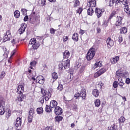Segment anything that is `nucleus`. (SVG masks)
<instances>
[{
  "mask_svg": "<svg viewBox=\"0 0 130 130\" xmlns=\"http://www.w3.org/2000/svg\"><path fill=\"white\" fill-rule=\"evenodd\" d=\"M118 60H119V57L116 56L115 58L111 59V62L113 64L116 63Z\"/></svg>",
  "mask_w": 130,
  "mask_h": 130,
  "instance_id": "21",
  "label": "nucleus"
},
{
  "mask_svg": "<svg viewBox=\"0 0 130 130\" xmlns=\"http://www.w3.org/2000/svg\"><path fill=\"white\" fill-rule=\"evenodd\" d=\"M37 112L38 114H42L43 113V108H38L37 109Z\"/></svg>",
  "mask_w": 130,
  "mask_h": 130,
  "instance_id": "32",
  "label": "nucleus"
},
{
  "mask_svg": "<svg viewBox=\"0 0 130 130\" xmlns=\"http://www.w3.org/2000/svg\"><path fill=\"white\" fill-rule=\"evenodd\" d=\"M3 49L5 52L4 54H6V56H8V52L7 51V48H6V47H4Z\"/></svg>",
  "mask_w": 130,
  "mask_h": 130,
  "instance_id": "55",
  "label": "nucleus"
},
{
  "mask_svg": "<svg viewBox=\"0 0 130 130\" xmlns=\"http://www.w3.org/2000/svg\"><path fill=\"white\" fill-rule=\"evenodd\" d=\"M83 12V9L80 8L77 10V14H79V15H81V13Z\"/></svg>",
  "mask_w": 130,
  "mask_h": 130,
  "instance_id": "50",
  "label": "nucleus"
},
{
  "mask_svg": "<svg viewBox=\"0 0 130 130\" xmlns=\"http://www.w3.org/2000/svg\"><path fill=\"white\" fill-rule=\"evenodd\" d=\"M10 38L11 37H9L7 35H5V36H4L3 37V42H6V41H9Z\"/></svg>",
  "mask_w": 130,
  "mask_h": 130,
  "instance_id": "27",
  "label": "nucleus"
},
{
  "mask_svg": "<svg viewBox=\"0 0 130 130\" xmlns=\"http://www.w3.org/2000/svg\"><path fill=\"white\" fill-rule=\"evenodd\" d=\"M110 7H112L113 4H117L118 5L119 2L118 0H109Z\"/></svg>",
  "mask_w": 130,
  "mask_h": 130,
  "instance_id": "24",
  "label": "nucleus"
},
{
  "mask_svg": "<svg viewBox=\"0 0 130 130\" xmlns=\"http://www.w3.org/2000/svg\"><path fill=\"white\" fill-rule=\"evenodd\" d=\"M121 21H122V17L117 16L116 23H115V26H120L122 24Z\"/></svg>",
  "mask_w": 130,
  "mask_h": 130,
  "instance_id": "10",
  "label": "nucleus"
},
{
  "mask_svg": "<svg viewBox=\"0 0 130 130\" xmlns=\"http://www.w3.org/2000/svg\"><path fill=\"white\" fill-rule=\"evenodd\" d=\"M48 94H46L44 98V100H45V101H48V100H49V99L51 97V95H50V93L49 92V91H48Z\"/></svg>",
  "mask_w": 130,
  "mask_h": 130,
  "instance_id": "26",
  "label": "nucleus"
},
{
  "mask_svg": "<svg viewBox=\"0 0 130 130\" xmlns=\"http://www.w3.org/2000/svg\"><path fill=\"white\" fill-rule=\"evenodd\" d=\"M98 72L101 75L106 72V69H105V68H101L99 71H98Z\"/></svg>",
  "mask_w": 130,
  "mask_h": 130,
  "instance_id": "35",
  "label": "nucleus"
},
{
  "mask_svg": "<svg viewBox=\"0 0 130 130\" xmlns=\"http://www.w3.org/2000/svg\"><path fill=\"white\" fill-rule=\"evenodd\" d=\"M126 32H127V29H126V27H123L121 28L120 33H121V34H124L125 33H126Z\"/></svg>",
  "mask_w": 130,
  "mask_h": 130,
  "instance_id": "30",
  "label": "nucleus"
},
{
  "mask_svg": "<svg viewBox=\"0 0 130 130\" xmlns=\"http://www.w3.org/2000/svg\"><path fill=\"white\" fill-rule=\"evenodd\" d=\"M71 62V60L70 59H68L67 60L62 61L59 64V70H67L70 68V63Z\"/></svg>",
  "mask_w": 130,
  "mask_h": 130,
  "instance_id": "2",
  "label": "nucleus"
},
{
  "mask_svg": "<svg viewBox=\"0 0 130 130\" xmlns=\"http://www.w3.org/2000/svg\"><path fill=\"white\" fill-rule=\"evenodd\" d=\"M115 125L113 124V125H112L110 127V130H114L115 129V128H114Z\"/></svg>",
  "mask_w": 130,
  "mask_h": 130,
  "instance_id": "64",
  "label": "nucleus"
},
{
  "mask_svg": "<svg viewBox=\"0 0 130 130\" xmlns=\"http://www.w3.org/2000/svg\"><path fill=\"white\" fill-rule=\"evenodd\" d=\"M30 64L31 66L34 67V66L36 64V62L35 61L31 62H30Z\"/></svg>",
  "mask_w": 130,
  "mask_h": 130,
  "instance_id": "63",
  "label": "nucleus"
},
{
  "mask_svg": "<svg viewBox=\"0 0 130 130\" xmlns=\"http://www.w3.org/2000/svg\"><path fill=\"white\" fill-rule=\"evenodd\" d=\"M11 115H12V114L10 113V112H8L7 113V118H9V117H10V116H11Z\"/></svg>",
  "mask_w": 130,
  "mask_h": 130,
  "instance_id": "61",
  "label": "nucleus"
},
{
  "mask_svg": "<svg viewBox=\"0 0 130 130\" xmlns=\"http://www.w3.org/2000/svg\"><path fill=\"white\" fill-rule=\"evenodd\" d=\"M86 91L83 90V91H81L80 93L78 92L77 94H76L74 95V97L75 99H78L79 97H82L83 99H86Z\"/></svg>",
  "mask_w": 130,
  "mask_h": 130,
  "instance_id": "6",
  "label": "nucleus"
},
{
  "mask_svg": "<svg viewBox=\"0 0 130 130\" xmlns=\"http://www.w3.org/2000/svg\"><path fill=\"white\" fill-rule=\"evenodd\" d=\"M126 84H130V79L129 78H126L125 80Z\"/></svg>",
  "mask_w": 130,
  "mask_h": 130,
  "instance_id": "59",
  "label": "nucleus"
},
{
  "mask_svg": "<svg viewBox=\"0 0 130 130\" xmlns=\"http://www.w3.org/2000/svg\"><path fill=\"white\" fill-rule=\"evenodd\" d=\"M80 67H81V63L77 62L75 65L74 68H75V70H78V69H79V68H80Z\"/></svg>",
  "mask_w": 130,
  "mask_h": 130,
  "instance_id": "42",
  "label": "nucleus"
},
{
  "mask_svg": "<svg viewBox=\"0 0 130 130\" xmlns=\"http://www.w3.org/2000/svg\"><path fill=\"white\" fill-rule=\"evenodd\" d=\"M14 17L15 18H19L20 17V11L19 10H16L14 13Z\"/></svg>",
  "mask_w": 130,
  "mask_h": 130,
  "instance_id": "29",
  "label": "nucleus"
},
{
  "mask_svg": "<svg viewBox=\"0 0 130 130\" xmlns=\"http://www.w3.org/2000/svg\"><path fill=\"white\" fill-rule=\"evenodd\" d=\"M106 43L108 47L109 48H110V47H112V46H113L114 44V42L112 40H111V38H108L107 39Z\"/></svg>",
  "mask_w": 130,
  "mask_h": 130,
  "instance_id": "7",
  "label": "nucleus"
},
{
  "mask_svg": "<svg viewBox=\"0 0 130 130\" xmlns=\"http://www.w3.org/2000/svg\"><path fill=\"white\" fill-rule=\"evenodd\" d=\"M95 13L98 18H100V17L102 16V11L98 8L95 9Z\"/></svg>",
  "mask_w": 130,
  "mask_h": 130,
  "instance_id": "11",
  "label": "nucleus"
},
{
  "mask_svg": "<svg viewBox=\"0 0 130 130\" xmlns=\"http://www.w3.org/2000/svg\"><path fill=\"white\" fill-rule=\"evenodd\" d=\"M45 130H52V127L47 126L45 128Z\"/></svg>",
  "mask_w": 130,
  "mask_h": 130,
  "instance_id": "60",
  "label": "nucleus"
},
{
  "mask_svg": "<svg viewBox=\"0 0 130 130\" xmlns=\"http://www.w3.org/2000/svg\"><path fill=\"white\" fill-rule=\"evenodd\" d=\"M41 93L43 94V96H45L48 94L47 93H46V90L43 88L41 89Z\"/></svg>",
  "mask_w": 130,
  "mask_h": 130,
  "instance_id": "46",
  "label": "nucleus"
},
{
  "mask_svg": "<svg viewBox=\"0 0 130 130\" xmlns=\"http://www.w3.org/2000/svg\"><path fill=\"white\" fill-rule=\"evenodd\" d=\"M55 31H56V29H54L53 28H51L50 29V33H51V34H55Z\"/></svg>",
  "mask_w": 130,
  "mask_h": 130,
  "instance_id": "49",
  "label": "nucleus"
},
{
  "mask_svg": "<svg viewBox=\"0 0 130 130\" xmlns=\"http://www.w3.org/2000/svg\"><path fill=\"white\" fill-rule=\"evenodd\" d=\"M39 84H41V85H43L44 84V78H42L41 80H39Z\"/></svg>",
  "mask_w": 130,
  "mask_h": 130,
  "instance_id": "51",
  "label": "nucleus"
},
{
  "mask_svg": "<svg viewBox=\"0 0 130 130\" xmlns=\"http://www.w3.org/2000/svg\"><path fill=\"white\" fill-rule=\"evenodd\" d=\"M100 76H101L100 73L98 71L96 73L94 74V78H98V77H100Z\"/></svg>",
  "mask_w": 130,
  "mask_h": 130,
  "instance_id": "52",
  "label": "nucleus"
},
{
  "mask_svg": "<svg viewBox=\"0 0 130 130\" xmlns=\"http://www.w3.org/2000/svg\"><path fill=\"white\" fill-rule=\"evenodd\" d=\"M94 104L95 106L96 107H99V106H100V100L96 99L95 101H94Z\"/></svg>",
  "mask_w": 130,
  "mask_h": 130,
  "instance_id": "33",
  "label": "nucleus"
},
{
  "mask_svg": "<svg viewBox=\"0 0 130 130\" xmlns=\"http://www.w3.org/2000/svg\"><path fill=\"white\" fill-rule=\"evenodd\" d=\"M116 15V11H113L110 14V17H109V19H112V18H113V17H114L115 15Z\"/></svg>",
  "mask_w": 130,
  "mask_h": 130,
  "instance_id": "36",
  "label": "nucleus"
},
{
  "mask_svg": "<svg viewBox=\"0 0 130 130\" xmlns=\"http://www.w3.org/2000/svg\"><path fill=\"white\" fill-rule=\"evenodd\" d=\"M85 68H86V67L85 66H81V67L80 69V73H83V72H84V71H85Z\"/></svg>",
  "mask_w": 130,
  "mask_h": 130,
  "instance_id": "48",
  "label": "nucleus"
},
{
  "mask_svg": "<svg viewBox=\"0 0 130 130\" xmlns=\"http://www.w3.org/2000/svg\"><path fill=\"white\" fill-rule=\"evenodd\" d=\"M113 86L114 88H117V87H118V81H114L113 83Z\"/></svg>",
  "mask_w": 130,
  "mask_h": 130,
  "instance_id": "43",
  "label": "nucleus"
},
{
  "mask_svg": "<svg viewBox=\"0 0 130 130\" xmlns=\"http://www.w3.org/2000/svg\"><path fill=\"white\" fill-rule=\"evenodd\" d=\"M19 41L17 40L16 39H13V40L11 41V43L13 44V46L15 44H17Z\"/></svg>",
  "mask_w": 130,
  "mask_h": 130,
  "instance_id": "39",
  "label": "nucleus"
},
{
  "mask_svg": "<svg viewBox=\"0 0 130 130\" xmlns=\"http://www.w3.org/2000/svg\"><path fill=\"white\" fill-rule=\"evenodd\" d=\"M16 49H14V50L11 52V57L14 56V55H15V53H16Z\"/></svg>",
  "mask_w": 130,
  "mask_h": 130,
  "instance_id": "57",
  "label": "nucleus"
},
{
  "mask_svg": "<svg viewBox=\"0 0 130 130\" xmlns=\"http://www.w3.org/2000/svg\"><path fill=\"white\" fill-rule=\"evenodd\" d=\"M5 76H6V72L4 71L1 72L0 74V78L1 79H4V78H5Z\"/></svg>",
  "mask_w": 130,
  "mask_h": 130,
  "instance_id": "40",
  "label": "nucleus"
},
{
  "mask_svg": "<svg viewBox=\"0 0 130 130\" xmlns=\"http://www.w3.org/2000/svg\"><path fill=\"white\" fill-rule=\"evenodd\" d=\"M5 101L4 96L0 95V115H4L5 112H6V110L5 109Z\"/></svg>",
  "mask_w": 130,
  "mask_h": 130,
  "instance_id": "1",
  "label": "nucleus"
},
{
  "mask_svg": "<svg viewBox=\"0 0 130 130\" xmlns=\"http://www.w3.org/2000/svg\"><path fill=\"white\" fill-rule=\"evenodd\" d=\"M118 85L120 86V89H124L123 86H124V83H123V81H122V79H118Z\"/></svg>",
  "mask_w": 130,
  "mask_h": 130,
  "instance_id": "13",
  "label": "nucleus"
},
{
  "mask_svg": "<svg viewBox=\"0 0 130 130\" xmlns=\"http://www.w3.org/2000/svg\"><path fill=\"white\" fill-rule=\"evenodd\" d=\"M78 6H80V2H79V0H75L74 1V8H77Z\"/></svg>",
  "mask_w": 130,
  "mask_h": 130,
  "instance_id": "37",
  "label": "nucleus"
},
{
  "mask_svg": "<svg viewBox=\"0 0 130 130\" xmlns=\"http://www.w3.org/2000/svg\"><path fill=\"white\" fill-rule=\"evenodd\" d=\"M79 33L80 34H81V35H83V34L85 33V30H83V29H80Z\"/></svg>",
  "mask_w": 130,
  "mask_h": 130,
  "instance_id": "62",
  "label": "nucleus"
},
{
  "mask_svg": "<svg viewBox=\"0 0 130 130\" xmlns=\"http://www.w3.org/2000/svg\"><path fill=\"white\" fill-rule=\"evenodd\" d=\"M32 119H33V116H32L31 115H28V122H31Z\"/></svg>",
  "mask_w": 130,
  "mask_h": 130,
  "instance_id": "41",
  "label": "nucleus"
},
{
  "mask_svg": "<svg viewBox=\"0 0 130 130\" xmlns=\"http://www.w3.org/2000/svg\"><path fill=\"white\" fill-rule=\"evenodd\" d=\"M118 4H120V3H122V4H123V5H124V4H126V2H124V0H118Z\"/></svg>",
  "mask_w": 130,
  "mask_h": 130,
  "instance_id": "58",
  "label": "nucleus"
},
{
  "mask_svg": "<svg viewBox=\"0 0 130 130\" xmlns=\"http://www.w3.org/2000/svg\"><path fill=\"white\" fill-rule=\"evenodd\" d=\"M87 5L89 6V8H95V7H96V1H93L91 2L88 3V4H87Z\"/></svg>",
  "mask_w": 130,
  "mask_h": 130,
  "instance_id": "19",
  "label": "nucleus"
},
{
  "mask_svg": "<svg viewBox=\"0 0 130 130\" xmlns=\"http://www.w3.org/2000/svg\"><path fill=\"white\" fill-rule=\"evenodd\" d=\"M29 44L32 45L33 49H37L40 46V44L37 42L36 39L35 38L31 39L29 41Z\"/></svg>",
  "mask_w": 130,
  "mask_h": 130,
  "instance_id": "4",
  "label": "nucleus"
},
{
  "mask_svg": "<svg viewBox=\"0 0 130 130\" xmlns=\"http://www.w3.org/2000/svg\"><path fill=\"white\" fill-rule=\"evenodd\" d=\"M22 124V119L21 118L19 117L16 119V124L15 126L16 127H19V126H21V125Z\"/></svg>",
  "mask_w": 130,
  "mask_h": 130,
  "instance_id": "14",
  "label": "nucleus"
},
{
  "mask_svg": "<svg viewBox=\"0 0 130 130\" xmlns=\"http://www.w3.org/2000/svg\"><path fill=\"white\" fill-rule=\"evenodd\" d=\"M127 72H123L121 71H118L116 72V79H122V78H125L126 77L125 75H126Z\"/></svg>",
  "mask_w": 130,
  "mask_h": 130,
  "instance_id": "5",
  "label": "nucleus"
},
{
  "mask_svg": "<svg viewBox=\"0 0 130 130\" xmlns=\"http://www.w3.org/2000/svg\"><path fill=\"white\" fill-rule=\"evenodd\" d=\"M52 78L53 79L52 83H54L56 80L58 78V76H57V73L54 72L52 74Z\"/></svg>",
  "mask_w": 130,
  "mask_h": 130,
  "instance_id": "17",
  "label": "nucleus"
},
{
  "mask_svg": "<svg viewBox=\"0 0 130 130\" xmlns=\"http://www.w3.org/2000/svg\"><path fill=\"white\" fill-rule=\"evenodd\" d=\"M6 35H7V36H9V37H12V35H11V31L7 30Z\"/></svg>",
  "mask_w": 130,
  "mask_h": 130,
  "instance_id": "54",
  "label": "nucleus"
},
{
  "mask_svg": "<svg viewBox=\"0 0 130 130\" xmlns=\"http://www.w3.org/2000/svg\"><path fill=\"white\" fill-rule=\"evenodd\" d=\"M57 106V102L55 101V100L54 101H52L50 102V107H51V108H56V107Z\"/></svg>",
  "mask_w": 130,
  "mask_h": 130,
  "instance_id": "12",
  "label": "nucleus"
},
{
  "mask_svg": "<svg viewBox=\"0 0 130 130\" xmlns=\"http://www.w3.org/2000/svg\"><path fill=\"white\" fill-rule=\"evenodd\" d=\"M63 58H69L70 57V52L68 50H66L63 53Z\"/></svg>",
  "mask_w": 130,
  "mask_h": 130,
  "instance_id": "22",
  "label": "nucleus"
},
{
  "mask_svg": "<svg viewBox=\"0 0 130 130\" xmlns=\"http://www.w3.org/2000/svg\"><path fill=\"white\" fill-rule=\"evenodd\" d=\"M123 40L122 39V36H120L119 37V40H118L119 43H121V42H122Z\"/></svg>",
  "mask_w": 130,
  "mask_h": 130,
  "instance_id": "53",
  "label": "nucleus"
},
{
  "mask_svg": "<svg viewBox=\"0 0 130 130\" xmlns=\"http://www.w3.org/2000/svg\"><path fill=\"white\" fill-rule=\"evenodd\" d=\"M26 29V27L25 26H21L18 30V33L19 34H23L24 32H25V29Z\"/></svg>",
  "mask_w": 130,
  "mask_h": 130,
  "instance_id": "23",
  "label": "nucleus"
},
{
  "mask_svg": "<svg viewBox=\"0 0 130 130\" xmlns=\"http://www.w3.org/2000/svg\"><path fill=\"white\" fill-rule=\"evenodd\" d=\"M124 9L125 13H126V14L128 15H130V9L128 8V6H125Z\"/></svg>",
  "mask_w": 130,
  "mask_h": 130,
  "instance_id": "34",
  "label": "nucleus"
},
{
  "mask_svg": "<svg viewBox=\"0 0 130 130\" xmlns=\"http://www.w3.org/2000/svg\"><path fill=\"white\" fill-rule=\"evenodd\" d=\"M33 113H34V109L30 108L29 111V115L33 116Z\"/></svg>",
  "mask_w": 130,
  "mask_h": 130,
  "instance_id": "47",
  "label": "nucleus"
},
{
  "mask_svg": "<svg viewBox=\"0 0 130 130\" xmlns=\"http://www.w3.org/2000/svg\"><path fill=\"white\" fill-rule=\"evenodd\" d=\"M73 109L74 110H78V105H74L73 106Z\"/></svg>",
  "mask_w": 130,
  "mask_h": 130,
  "instance_id": "56",
  "label": "nucleus"
},
{
  "mask_svg": "<svg viewBox=\"0 0 130 130\" xmlns=\"http://www.w3.org/2000/svg\"><path fill=\"white\" fill-rule=\"evenodd\" d=\"M26 98V96L24 94H19V96L17 98L16 101L19 102H22L24 99Z\"/></svg>",
  "mask_w": 130,
  "mask_h": 130,
  "instance_id": "15",
  "label": "nucleus"
},
{
  "mask_svg": "<svg viewBox=\"0 0 130 130\" xmlns=\"http://www.w3.org/2000/svg\"><path fill=\"white\" fill-rule=\"evenodd\" d=\"M118 120L120 124H121V123H123L124 121H125V118L124 117L121 116L120 118H119Z\"/></svg>",
  "mask_w": 130,
  "mask_h": 130,
  "instance_id": "31",
  "label": "nucleus"
},
{
  "mask_svg": "<svg viewBox=\"0 0 130 130\" xmlns=\"http://www.w3.org/2000/svg\"><path fill=\"white\" fill-rule=\"evenodd\" d=\"M56 121L57 122H59V121H61L62 120V117L61 116H57L55 117Z\"/></svg>",
  "mask_w": 130,
  "mask_h": 130,
  "instance_id": "38",
  "label": "nucleus"
},
{
  "mask_svg": "<svg viewBox=\"0 0 130 130\" xmlns=\"http://www.w3.org/2000/svg\"><path fill=\"white\" fill-rule=\"evenodd\" d=\"M55 114L56 115H61L62 114V109L60 107H56L55 108Z\"/></svg>",
  "mask_w": 130,
  "mask_h": 130,
  "instance_id": "9",
  "label": "nucleus"
},
{
  "mask_svg": "<svg viewBox=\"0 0 130 130\" xmlns=\"http://www.w3.org/2000/svg\"><path fill=\"white\" fill-rule=\"evenodd\" d=\"M94 10H93V8L89 7V8L87 10V15H89V16H92Z\"/></svg>",
  "mask_w": 130,
  "mask_h": 130,
  "instance_id": "25",
  "label": "nucleus"
},
{
  "mask_svg": "<svg viewBox=\"0 0 130 130\" xmlns=\"http://www.w3.org/2000/svg\"><path fill=\"white\" fill-rule=\"evenodd\" d=\"M95 53L96 52H95V48H90L87 54L86 58L87 60H91V59H92L95 56Z\"/></svg>",
  "mask_w": 130,
  "mask_h": 130,
  "instance_id": "3",
  "label": "nucleus"
},
{
  "mask_svg": "<svg viewBox=\"0 0 130 130\" xmlns=\"http://www.w3.org/2000/svg\"><path fill=\"white\" fill-rule=\"evenodd\" d=\"M45 111L46 112H51L52 111V108L47 105L45 107Z\"/></svg>",
  "mask_w": 130,
  "mask_h": 130,
  "instance_id": "28",
  "label": "nucleus"
},
{
  "mask_svg": "<svg viewBox=\"0 0 130 130\" xmlns=\"http://www.w3.org/2000/svg\"><path fill=\"white\" fill-rule=\"evenodd\" d=\"M99 90L95 89H94L93 91H92V95L94 96V97H98V96H99Z\"/></svg>",
  "mask_w": 130,
  "mask_h": 130,
  "instance_id": "20",
  "label": "nucleus"
},
{
  "mask_svg": "<svg viewBox=\"0 0 130 130\" xmlns=\"http://www.w3.org/2000/svg\"><path fill=\"white\" fill-rule=\"evenodd\" d=\"M46 5V0H41V6L43 7V6H45Z\"/></svg>",
  "mask_w": 130,
  "mask_h": 130,
  "instance_id": "45",
  "label": "nucleus"
},
{
  "mask_svg": "<svg viewBox=\"0 0 130 130\" xmlns=\"http://www.w3.org/2000/svg\"><path fill=\"white\" fill-rule=\"evenodd\" d=\"M72 39L76 42L79 41V35L77 33H74L72 36Z\"/></svg>",
  "mask_w": 130,
  "mask_h": 130,
  "instance_id": "18",
  "label": "nucleus"
},
{
  "mask_svg": "<svg viewBox=\"0 0 130 130\" xmlns=\"http://www.w3.org/2000/svg\"><path fill=\"white\" fill-rule=\"evenodd\" d=\"M102 66V61H100L99 62H96L93 67L92 68V69H93V70H95V69L97 68H101Z\"/></svg>",
  "mask_w": 130,
  "mask_h": 130,
  "instance_id": "16",
  "label": "nucleus"
},
{
  "mask_svg": "<svg viewBox=\"0 0 130 130\" xmlns=\"http://www.w3.org/2000/svg\"><path fill=\"white\" fill-rule=\"evenodd\" d=\"M62 89H63V86L61 84H59L57 87V89L59 90V91H61Z\"/></svg>",
  "mask_w": 130,
  "mask_h": 130,
  "instance_id": "44",
  "label": "nucleus"
},
{
  "mask_svg": "<svg viewBox=\"0 0 130 130\" xmlns=\"http://www.w3.org/2000/svg\"><path fill=\"white\" fill-rule=\"evenodd\" d=\"M24 90H25L24 86L23 85H19L17 87V92L19 94H23V93H24Z\"/></svg>",
  "mask_w": 130,
  "mask_h": 130,
  "instance_id": "8",
  "label": "nucleus"
}]
</instances>
